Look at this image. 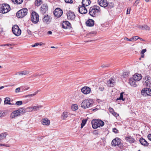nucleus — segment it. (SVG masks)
Masks as SVG:
<instances>
[{
  "label": "nucleus",
  "instance_id": "nucleus-1",
  "mask_svg": "<svg viewBox=\"0 0 151 151\" xmlns=\"http://www.w3.org/2000/svg\"><path fill=\"white\" fill-rule=\"evenodd\" d=\"M100 11L99 6H94L90 8L89 12L91 16L95 17L97 15V13L100 12Z\"/></svg>",
  "mask_w": 151,
  "mask_h": 151
},
{
  "label": "nucleus",
  "instance_id": "nucleus-2",
  "mask_svg": "<svg viewBox=\"0 0 151 151\" xmlns=\"http://www.w3.org/2000/svg\"><path fill=\"white\" fill-rule=\"evenodd\" d=\"M91 123L92 127L94 129L101 127L104 124V122L100 119L93 120L91 122Z\"/></svg>",
  "mask_w": 151,
  "mask_h": 151
},
{
  "label": "nucleus",
  "instance_id": "nucleus-3",
  "mask_svg": "<svg viewBox=\"0 0 151 151\" xmlns=\"http://www.w3.org/2000/svg\"><path fill=\"white\" fill-rule=\"evenodd\" d=\"M10 10V6L7 4H0V13L5 14L9 12Z\"/></svg>",
  "mask_w": 151,
  "mask_h": 151
},
{
  "label": "nucleus",
  "instance_id": "nucleus-4",
  "mask_svg": "<svg viewBox=\"0 0 151 151\" xmlns=\"http://www.w3.org/2000/svg\"><path fill=\"white\" fill-rule=\"evenodd\" d=\"M93 101L91 99H87L84 100L81 104V107L86 109L92 106Z\"/></svg>",
  "mask_w": 151,
  "mask_h": 151
},
{
  "label": "nucleus",
  "instance_id": "nucleus-5",
  "mask_svg": "<svg viewBox=\"0 0 151 151\" xmlns=\"http://www.w3.org/2000/svg\"><path fill=\"white\" fill-rule=\"evenodd\" d=\"M27 12L28 10L27 9L23 8L17 13L16 16L19 18H22L27 14Z\"/></svg>",
  "mask_w": 151,
  "mask_h": 151
},
{
  "label": "nucleus",
  "instance_id": "nucleus-6",
  "mask_svg": "<svg viewBox=\"0 0 151 151\" xmlns=\"http://www.w3.org/2000/svg\"><path fill=\"white\" fill-rule=\"evenodd\" d=\"M31 20L34 23H37L39 21V16L38 14L35 12H32Z\"/></svg>",
  "mask_w": 151,
  "mask_h": 151
},
{
  "label": "nucleus",
  "instance_id": "nucleus-7",
  "mask_svg": "<svg viewBox=\"0 0 151 151\" xmlns=\"http://www.w3.org/2000/svg\"><path fill=\"white\" fill-rule=\"evenodd\" d=\"M12 31L13 34L17 36H19L21 33V31L20 29L17 25H14L13 27Z\"/></svg>",
  "mask_w": 151,
  "mask_h": 151
},
{
  "label": "nucleus",
  "instance_id": "nucleus-8",
  "mask_svg": "<svg viewBox=\"0 0 151 151\" xmlns=\"http://www.w3.org/2000/svg\"><path fill=\"white\" fill-rule=\"evenodd\" d=\"M142 95L146 96H151V89L147 88L143 89L141 92Z\"/></svg>",
  "mask_w": 151,
  "mask_h": 151
},
{
  "label": "nucleus",
  "instance_id": "nucleus-9",
  "mask_svg": "<svg viewBox=\"0 0 151 151\" xmlns=\"http://www.w3.org/2000/svg\"><path fill=\"white\" fill-rule=\"evenodd\" d=\"M67 15L68 19L71 21H74L76 17L75 13L70 11L68 12L67 13Z\"/></svg>",
  "mask_w": 151,
  "mask_h": 151
},
{
  "label": "nucleus",
  "instance_id": "nucleus-10",
  "mask_svg": "<svg viewBox=\"0 0 151 151\" xmlns=\"http://www.w3.org/2000/svg\"><path fill=\"white\" fill-rule=\"evenodd\" d=\"M62 10L59 8H56L54 12V14L56 17L59 18L62 15Z\"/></svg>",
  "mask_w": 151,
  "mask_h": 151
},
{
  "label": "nucleus",
  "instance_id": "nucleus-11",
  "mask_svg": "<svg viewBox=\"0 0 151 151\" xmlns=\"http://www.w3.org/2000/svg\"><path fill=\"white\" fill-rule=\"evenodd\" d=\"M120 143V139L119 138L116 137L112 141L111 143V145L112 146L116 147L118 146Z\"/></svg>",
  "mask_w": 151,
  "mask_h": 151
},
{
  "label": "nucleus",
  "instance_id": "nucleus-12",
  "mask_svg": "<svg viewBox=\"0 0 151 151\" xmlns=\"http://www.w3.org/2000/svg\"><path fill=\"white\" fill-rule=\"evenodd\" d=\"M91 91V89L87 86H84L81 89V92L85 94H87L90 93Z\"/></svg>",
  "mask_w": 151,
  "mask_h": 151
},
{
  "label": "nucleus",
  "instance_id": "nucleus-13",
  "mask_svg": "<svg viewBox=\"0 0 151 151\" xmlns=\"http://www.w3.org/2000/svg\"><path fill=\"white\" fill-rule=\"evenodd\" d=\"M19 111L17 110L13 111L11 114L10 117L11 119H14L20 115Z\"/></svg>",
  "mask_w": 151,
  "mask_h": 151
},
{
  "label": "nucleus",
  "instance_id": "nucleus-14",
  "mask_svg": "<svg viewBox=\"0 0 151 151\" xmlns=\"http://www.w3.org/2000/svg\"><path fill=\"white\" fill-rule=\"evenodd\" d=\"M98 2L100 6L105 7L108 5V4L106 0H98Z\"/></svg>",
  "mask_w": 151,
  "mask_h": 151
},
{
  "label": "nucleus",
  "instance_id": "nucleus-15",
  "mask_svg": "<svg viewBox=\"0 0 151 151\" xmlns=\"http://www.w3.org/2000/svg\"><path fill=\"white\" fill-rule=\"evenodd\" d=\"M78 11L79 12L82 14H86L87 12V10L86 8L83 6H81L78 8Z\"/></svg>",
  "mask_w": 151,
  "mask_h": 151
},
{
  "label": "nucleus",
  "instance_id": "nucleus-16",
  "mask_svg": "<svg viewBox=\"0 0 151 151\" xmlns=\"http://www.w3.org/2000/svg\"><path fill=\"white\" fill-rule=\"evenodd\" d=\"M40 12L42 14H44L46 12V11L48 10V6L47 4H43L41 6L40 8Z\"/></svg>",
  "mask_w": 151,
  "mask_h": 151
},
{
  "label": "nucleus",
  "instance_id": "nucleus-17",
  "mask_svg": "<svg viewBox=\"0 0 151 151\" xmlns=\"http://www.w3.org/2000/svg\"><path fill=\"white\" fill-rule=\"evenodd\" d=\"M42 20L45 23L48 24L51 22L50 17L47 15H46L42 19Z\"/></svg>",
  "mask_w": 151,
  "mask_h": 151
},
{
  "label": "nucleus",
  "instance_id": "nucleus-18",
  "mask_svg": "<svg viewBox=\"0 0 151 151\" xmlns=\"http://www.w3.org/2000/svg\"><path fill=\"white\" fill-rule=\"evenodd\" d=\"M132 78L137 81L140 80L142 78V76L140 74L136 73L133 76Z\"/></svg>",
  "mask_w": 151,
  "mask_h": 151
},
{
  "label": "nucleus",
  "instance_id": "nucleus-19",
  "mask_svg": "<svg viewBox=\"0 0 151 151\" xmlns=\"http://www.w3.org/2000/svg\"><path fill=\"white\" fill-rule=\"evenodd\" d=\"M70 24L69 22L67 21H63L62 24V27L63 29H67L69 27Z\"/></svg>",
  "mask_w": 151,
  "mask_h": 151
},
{
  "label": "nucleus",
  "instance_id": "nucleus-20",
  "mask_svg": "<svg viewBox=\"0 0 151 151\" xmlns=\"http://www.w3.org/2000/svg\"><path fill=\"white\" fill-rule=\"evenodd\" d=\"M139 141L141 145L145 147L147 146L148 145V143L145 139L142 137L140 138L139 139Z\"/></svg>",
  "mask_w": 151,
  "mask_h": 151
},
{
  "label": "nucleus",
  "instance_id": "nucleus-21",
  "mask_svg": "<svg viewBox=\"0 0 151 151\" xmlns=\"http://www.w3.org/2000/svg\"><path fill=\"white\" fill-rule=\"evenodd\" d=\"M50 120L47 118L42 119V123L44 125L48 126L50 125Z\"/></svg>",
  "mask_w": 151,
  "mask_h": 151
},
{
  "label": "nucleus",
  "instance_id": "nucleus-22",
  "mask_svg": "<svg viewBox=\"0 0 151 151\" xmlns=\"http://www.w3.org/2000/svg\"><path fill=\"white\" fill-rule=\"evenodd\" d=\"M136 81H135L134 79L131 78L129 80V83L130 85L134 87H136L137 85L136 83Z\"/></svg>",
  "mask_w": 151,
  "mask_h": 151
},
{
  "label": "nucleus",
  "instance_id": "nucleus-23",
  "mask_svg": "<svg viewBox=\"0 0 151 151\" xmlns=\"http://www.w3.org/2000/svg\"><path fill=\"white\" fill-rule=\"evenodd\" d=\"M125 139L127 141L131 143L134 142L135 140L134 138L130 136H128L126 137Z\"/></svg>",
  "mask_w": 151,
  "mask_h": 151
},
{
  "label": "nucleus",
  "instance_id": "nucleus-24",
  "mask_svg": "<svg viewBox=\"0 0 151 151\" xmlns=\"http://www.w3.org/2000/svg\"><path fill=\"white\" fill-rule=\"evenodd\" d=\"M86 23L87 26L92 27L94 24V21L92 19H89L86 21Z\"/></svg>",
  "mask_w": 151,
  "mask_h": 151
},
{
  "label": "nucleus",
  "instance_id": "nucleus-25",
  "mask_svg": "<svg viewBox=\"0 0 151 151\" xmlns=\"http://www.w3.org/2000/svg\"><path fill=\"white\" fill-rule=\"evenodd\" d=\"M90 3V0H82V5L85 7L89 5Z\"/></svg>",
  "mask_w": 151,
  "mask_h": 151
},
{
  "label": "nucleus",
  "instance_id": "nucleus-26",
  "mask_svg": "<svg viewBox=\"0 0 151 151\" xmlns=\"http://www.w3.org/2000/svg\"><path fill=\"white\" fill-rule=\"evenodd\" d=\"M114 79L112 78H111L107 81L108 86L109 87H113L114 85Z\"/></svg>",
  "mask_w": 151,
  "mask_h": 151
},
{
  "label": "nucleus",
  "instance_id": "nucleus-27",
  "mask_svg": "<svg viewBox=\"0 0 151 151\" xmlns=\"http://www.w3.org/2000/svg\"><path fill=\"white\" fill-rule=\"evenodd\" d=\"M7 134L6 132H4L0 134V141H1L5 139Z\"/></svg>",
  "mask_w": 151,
  "mask_h": 151
},
{
  "label": "nucleus",
  "instance_id": "nucleus-28",
  "mask_svg": "<svg viewBox=\"0 0 151 151\" xmlns=\"http://www.w3.org/2000/svg\"><path fill=\"white\" fill-rule=\"evenodd\" d=\"M42 106L41 105L36 106L33 107L34 111H36L40 109L42 107Z\"/></svg>",
  "mask_w": 151,
  "mask_h": 151
},
{
  "label": "nucleus",
  "instance_id": "nucleus-29",
  "mask_svg": "<svg viewBox=\"0 0 151 151\" xmlns=\"http://www.w3.org/2000/svg\"><path fill=\"white\" fill-rule=\"evenodd\" d=\"M68 113L66 112H64L62 115V118L63 119H65L68 116Z\"/></svg>",
  "mask_w": 151,
  "mask_h": 151
},
{
  "label": "nucleus",
  "instance_id": "nucleus-30",
  "mask_svg": "<svg viewBox=\"0 0 151 151\" xmlns=\"http://www.w3.org/2000/svg\"><path fill=\"white\" fill-rule=\"evenodd\" d=\"M23 0H12V1L14 4H20L22 3Z\"/></svg>",
  "mask_w": 151,
  "mask_h": 151
},
{
  "label": "nucleus",
  "instance_id": "nucleus-31",
  "mask_svg": "<svg viewBox=\"0 0 151 151\" xmlns=\"http://www.w3.org/2000/svg\"><path fill=\"white\" fill-rule=\"evenodd\" d=\"M38 92H39V91L38 90V91H36L33 94H28V95H25V97L26 98L28 97H30V98L32 97V96L36 95L37 93H38Z\"/></svg>",
  "mask_w": 151,
  "mask_h": 151
},
{
  "label": "nucleus",
  "instance_id": "nucleus-32",
  "mask_svg": "<svg viewBox=\"0 0 151 151\" xmlns=\"http://www.w3.org/2000/svg\"><path fill=\"white\" fill-rule=\"evenodd\" d=\"M124 92H122L120 94V97L119 98H117L116 99V101L118 100H122L123 101H124L125 100V99H124L123 98V94L124 93Z\"/></svg>",
  "mask_w": 151,
  "mask_h": 151
},
{
  "label": "nucleus",
  "instance_id": "nucleus-33",
  "mask_svg": "<svg viewBox=\"0 0 151 151\" xmlns=\"http://www.w3.org/2000/svg\"><path fill=\"white\" fill-rule=\"evenodd\" d=\"M42 0H36L35 4L37 6H39L42 4Z\"/></svg>",
  "mask_w": 151,
  "mask_h": 151
},
{
  "label": "nucleus",
  "instance_id": "nucleus-34",
  "mask_svg": "<svg viewBox=\"0 0 151 151\" xmlns=\"http://www.w3.org/2000/svg\"><path fill=\"white\" fill-rule=\"evenodd\" d=\"M10 101V99L9 97H6L4 100V102L6 104H11L9 103Z\"/></svg>",
  "mask_w": 151,
  "mask_h": 151
},
{
  "label": "nucleus",
  "instance_id": "nucleus-35",
  "mask_svg": "<svg viewBox=\"0 0 151 151\" xmlns=\"http://www.w3.org/2000/svg\"><path fill=\"white\" fill-rule=\"evenodd\" d=\"M18 111H19V114H20V115L21 114H24V113L25 112V110L23 108H21L19 109H17Z\"/></svg>",
  "mask_w": 151,
  "mask_h": 151
},
{
  "label": "nucleus",
  "instance_id": "nucleus-36",
  "mask_svg": "<svg viewBox=\"0 0 151 151\" xmlns=\"http://www.w3.org/2000/svg\"><path fill=\"white\" fill-rule=\"evenodd\" d=\"M6 116V113L2 111H0V117L2 118Z\"/></svg>",
  "mask_w": 151,
  "mask_h": 151
},
{
  "label": "nucleus",
  "instance_id": "nucleus-37",
  "mask_svg": "<svg viewBox=\"0 0 151 151\" xmlns=\"http://www.w3.org/2000/svg\"><path fill=\"white\" fill-rule=\"evenodd\" d=\"M41 75V74L39 73H35V74H33L32 75V76H31L30 78H33L34 77L40 76Z\"/></svg>",
  "mask_w": 151,
  "mask_h": 151
},
{
  "label": "nucleus",
  "instance_id": "nucleus-38",
  "mask_svg": "<svg viewBox=\"0 0 151 151\" xmlns=\"http://www.w3.org/2000/svg\"><path fill=\"white\" fill-rule=\"evenodd\" d=\"M129 74V72L127 71L123 73V75H122V77L125 78Z\"/></svg>",
  "mask_w": 151,
  "mask_h": 151
},
{
  "label": "nucleus",
  "instance_id": "nucleus-39",
  "mask_svg": "<svg viewBox=\"0 0 151 151\" xmlns=\"http://www.w3.org/2000/svg\"><path fill=\"white\" fill-rule=\"evenodd\" d=\"M87 122L86 120L83 119L82 120V123H81V128H82L83 126L86 124V122Z\"/></svg>",
  "mask_w": 151,
  "mask_h": 151
},
{
  "label": "nucleus",
  "instance_id": "nucleus-40",
  "mask_svg": "<svg viewBox=\"0 0 151 151\" xmlns=\"http://www.w3.org/2000/svg\"><path fill=\"white\" fill-rule=\"evenodd\" d=\"M143 30H150V28L147 25H143Z\"/></svg>",
  "mask_w": 151,
  "mask_h": 151
},
{
  "label": "nucleus",
  "instance_id": "nucleus-41",
  "mask_svg": "<svg viewBox=\"0 0 151 151\" xmlns=\"http://www.w3.org/2000/svg\"><path fill=\"white\" fill-rule=\"evenodd\" d=\"M22 104V101H18L16 102L15 105L20 106Z\"/></svg>",
  "mask_w": 151,
  "mask_h": 151
},
{
  "label": "nucleus",
  "instance_id": "nucleus-42",
  "mask_svg": "<svg viewBox=\"0 0 151 151\" xmlns=\"http://www.w3.org/2000/svg\"><path fill=\"white\" fill-rule=\"evenodd\" d=\"M150 83V81H145L144 82L143 84L145 86H148L149 84Z\"/></svg>",
  "mask_w": 151,
  "mask_h": 151
},
{
  "label": "nucleus",
  "instance_id": "nucleus-43",
  "mask_svg": "<svg viewBox=\"0 0 151 151\" xmlns=\"http://www.w3.org/2000/svg\"><path fill=\"white\" fill-rule=\"evenodd\" d=\"M145 79L147 81H150V82L151 78L149 76H147L145 77Z\"/></svg>",
  "mask_w": 151,
  "mask_h": 151
},
{
  "label": "nucleus",
  "instance_id": "nucleus-44",
  "mask_svg": "<svg viewBox=\"0 0 151 151\" xmlns=\"http://www.w3.org/2000/svg\"><path fill=\"white\" fill-rule=\"evenodd\" d=\"M26 109L28 111H34L33 110V108L32 107H28Z\"/></svg>",
  "mask_w": 151,
  "mask_h": 151
},
{
  "label": "nucleus",
  "instance_id": "nucleus-45",
  "mask_svg": "<svg viewBox=\"0 0 151 151\" xmlns=\"http://www.w3.org/2000/svg\"><path fill=\"white\" fill-rule=\"evenodd\" d=\"M23 75H26L29 73V71L27 70H24L22 71Z\"/></svg>",
  "mask_w": 151,
  "mask_h": 151
},
{
  "label": "nucleus",
  "instance_id": "nucleus-46",
  "mask_svg": "<svg viewBox=\"0 0 151 151\" xmlns=\"http://www.w3.org/2000/svg\"><path fill=\"white\" fill-rule=\"evenodd\" d=\"M109 110L110 112L112 114L114 112L113 109L111 107L109 108Z\"/></svg>",
  "mask_w": 151,
  "mask_h": 151
},
{
  "label": "nucleus",
  "instance_id": "nucleus-47",
  "mask_svg": "<svg viewBox=\"0 0 151 151\" xmlns=\"http://www.w3.org/2000/svg\"><path fill=\"white\" fill-rule=\"evenodd\" d=\"M15 74L16 75H18L19 76L23 75L22 71L17 72Z\"/></svg>",
  "mask_w": 151,
  "mask_h": 151
},
{
  "label": "nucleus",
  "instance_id": "nucleus-48",
  "mask_svg": "<svg viewBox=\"0 0 151 151\" xmlns=\"http://www.w3.org/2000/svg\"><path fill=\"white\" fill-rule=\"evenodd\" d=\"M133 40H136L139 38V37L137 36H134L132 37Z\"/></svg>",
  "mask_w": 151,
  "mask_h": 151
},
{
  "label": "nucleus",
  "instance_id": "nucleus-49",
  "mask_svg": "<svg viewBox=\"0 0 151 151\" xmlns=\"http://www.w3.org/2000/svg\"><path fill=\"white\" fill-rule=\"evenodd\" d=\"M140 0H136L134 4L133 5L134 6H137V4L139 3Z\"/></svg>",
  "mask_w": 151,
  "mask_h": 151
},
{
  "label": "nucleus",
  "instance_id": "nucleus-50",
  "mask_svg": "<svg viewBox=\"0 0 151 151\" xmlns=\"http://www.w3.org/2000/svg\"><path fill=\"white\" fill-rule=\"evenodd\" d=\"M20 91V87L17 88L15 90V92L16 93H18Z\"/></svg>",
  "mask_w": 151,
  "mask_h": 151
},
{
  "label": "nucleus",
  "instance_id": "nucleus-51",
  "mask_svg": "<svg viewBox=\"0 0 151 151\" xmlns=\"http://www.w3.org/2000/svg\"><path fill=\"white\" fill-rule=\"evenodd\" d=\"M65 2L68 3H72L73 1L72 0H65Z\"/></svg>",
  "mask_w": 151,
  "mask_h": 151
},
{
  "label": "nucleus",
  "instance_id": "nucleus-52",
  "mask_svg": "<svg viewBox=\"0 0 151 151\" xmlns=\"http://www.w3.org/2000/svg\"><path fill=\"white\" fill-rule=\"evenodd\" d=\"M113 131L115 133H117L118 132V130L116 128L113 129Z\"/></svg>",
  "mask_w": 151,
  "mask_h": 151
},
{
  "label": "nucleus",
  "instance_id": "nucleus-53",
  "mask_svg": "<svg viewBox=\"0 0 151 151\" xmlns=\"http://www.w3.org/2000/svg\"><path fill=\"white\" fill-rule=\"evenodd\" d=\"M12 44H3V45H1V46H12Z\"/></svg>",
  "mask_w": 151,
  "mask_h": 151
},
{
  "label": "nucleus",
  "instance_id": "nucleus-54",
  "mask_svg": "<svg viewBox=\"0 0 151 151\" xmlns=\"http://www.w3.org/2000/svg\"><path fill=\"white\" fill-rule=\"evenodd\" d=\"M112 114L115 116L117 117L119 116V115L117 113L114 112Z\"/></svg>",
  "mask_w": 151,
  "mask_h": 151
},
{
  "label": "nucleus",
  "instance_id": "nucleus-55",
  "mask_svg": "<svg viewBox=\"0 0 151 151\" xmlns=\"http://www.w3.org/2000/svg\"><path fill=\"white\" fill-rule=\"evenodd\" d=\"M146 49H143L142 50L141 52V54H144V53L146 52Z\"/></svg>",
  "mask_w": 151,
  "mask_h": 151
},
{
  "label": "nucleus",
  "instance_id": "nucleus-56",
  "mask_svg": "<svg viewBox=\"0 0 151 151\" xmlns=\"http://www.w3.org/2000/svg\"><path fill=\"white\" fill-rule=\"evenodd\" d=\"M99 89L100 91H103L104 90V88L103 87H100L99 88Z\"/></svg>",
  "mask_w": 151,
  "mask_h": 151
},
{
  "label": "nucleus",
  "instance_id": "nucleus-57",
  "mask_svg": "<svg viewBox=\"0 0 151 151\" xmlns=\"http://www.w3.org/2000/svg\"><path fill=\"white\" fill-rule=\"evenodd\" d=\"M27 33L29 35H31L32 34L31 32L29 29H28L27 31Z\"/></svg>",
  "mask_w": 151,
  "mask_h": 151
},
{
  "label": "nucleus",
  "instance_id": "nucleus-58",
  "mask_svg": "<svg viewBox=\"0 0 151 151\" xmlns=\"http://www.w3.org/2000/svg\"><path fill=\"white\" fill-rule=\"evenodd\" d=\"M39 45V44H38V43H35L34 45H32V47H35Z\"/></svg>",
  "mask_w": 151,
  "mask_h": 151
},
{
  "label": "nucleus",
  "instance_id": "nucleus-59",
  "mask_svg": "<svg viewBox=\"0 0 151 151\" xmlns=\"http://www.w3.org/2000/svg\"><path fill=\"white\" fill-rule=\"evenodd\" d=\"M148 139L151 141V134H149L147 136Z\"/></svg>",
  "mask_w": 151,
  "mask_h": 151
},
{
  "label": "nucleus",
  "instance_id": "nucleus-60",
  "mask_svg": "<svg viewBox=\"0 0 151 151\" xmlns=\"http://www.w3.org/2000/svg\"><path fill=\"white\" fill-rule=\"evenodd\" d=\"M130 9H128L127 10V14H129L130 13Z\"/></svg>",
  "mask_w": 151,
  "mask_h": 151
},
{
  "label": "nucleus",
  "instance_id": "nucleus-61",
  "mask_svg": "<svg viewBox=\"0 0 151 151\" xmlns=\"http://www.w3.org/2000/svg\"><path fill=\"white\" fill-rule=\"evenodd\" d=\"M143 25L142 26V25H140L138 27L139 28L143 29Z\"/></svg>",
  "mask_w": 151,
  "mask_h": 151
},
{
  "label": "nucleus",
  "instance_id": "nucleus-62",
  "mask_svg": "<svg viewBox=\"0 0 151 151\" xmlns=\"http://www.w3.org/2000/svg\"><path fill=\"white\" fill-rule=\"evenodd\" d=\"M52 33V32L50 31H48L47 32V34L48 35H51Z\"/></svg>",
  "mask_w": 151,
  "mask_h": 151
},
{
  "label": "nucleus",
  "instance_id": "nucleus-63",
  "mask_svg": "<svg viewBox=\"0 0 151 151\" xmlns=\"http://www.w3.org/2000/svg\"><path fill=\"white\" fill-rule=\"evenodd\" d=\"M77 109H78L77 106H76L75 105V106H74V110H77Z\"/></svg>",
  "mask_w": 151,
  "mask_h": 151
},
{
  "label": "nucleus",
  "instance_id": "nucleus-64",
  "mask_svg": "<svg viewBox=\"0 0 151 151\" xmlns=\"http://www.w3.org/2000/svg\"><path fill=\"white\" fill-rule=\"evenodd\" d=\"M124 40H129V39L126 37H125L124 38Z\"/></svg>",
  "mask_w": 151,
  "mask_h": 151
}]
</instances>
